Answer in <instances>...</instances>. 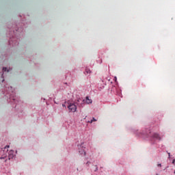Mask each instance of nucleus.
Masks as SVG:
<instances>
[{
  "label": "nucleus",
  "mask_w": 175,
  "mask_h": 175,
  "mask_svg": "<svg viewBox=\"0 0 175 175\" xmlns=\"http://www.w3.org/2000/svg\"><path fill=\"white\" fill-rule=\"evenodd\" d=\"M68 109L70 110V111H72V113H75L76 110H77V107L75 103H70L68 105Z\"/></svg>",
  "instance_id": "f257e3e1"
},
{
  "label": "nucleus",
  "mask_w": 175,
  "mask_h": 175,
  "mask_svg": "<svg viewBox=\"0 0 175 175\" xmlns=\"http://www.w3.org/2000/svg\"><path fill=\"white\" fill-rule=\"evenodd\" d=\"M14 157V151L10 150L8 152V159H13Z\"/></svg>",
  "instance_id": "f03ea898"
},
{
  "label": "nucleus",
  "mask_w": 175,
  "mask_h": 175,
  "mask_svg": "<svg viewBox=\"0 0 175 175\" xmlns=\"http://www.w3.org/2000/svg\"><path fill=\"white\" fill-rule=\"evenodd\" d=\"M153 137H154V139H157V140H161V137L159 136V134L154 133V134L153 135Z\"/></svg>",
  "instance_id": "7ed1b4c3"
},
{
  "label": "nucleus",
  "mask_w": 175,
  "mask_h": 175,
  "mask_svg": "<svg viewBox=\"0 0 175 175\" xmlns=\"http://www.w3.org/2000/svg\"><path fill=\"white\" fill-rule=\"evenodd\" d=\"M86 103L88 105L92 103V100L90 99V97H88V96L86 97Z\"/></svg>",
  "instance_id": "20e7f679"
},
{
  "label": "nucleus",
  "mask_w": 175,
  "mask_h": 175,
  "mask_svg": "<svg viewBox=\"0 0 175 175\" xmlns=\"http://www.w3.org/2000/svg\"><path fill=\"white\" fill-rule=\"evenodd\" d=\"M97 120L95 119V118H92V120H91L90 121H88V122H90V124H92L93 122H96Z\"/></svg>",
  "instance_id": "39448f33"
},
{
  "label": "nucleus",
  "mask_w": 175,
  "mask_h": 175,
  "mask_svg": "<svg viewBox=\"0 0 175 175\" xmlns=\"http://www.w3.org/2000/svg\"><path fill=\"white\" fill-rule=\"evenodd\" d=\"M9 147H10L9 146H5V148H3V152H8V148H9Z\"/></svg>",
  "instance_id": "423d86ee"
},
{
  "label": "nucleus",
  "mask_w": 175,
  "mask_h": 175,
  "mask_svg": "<svg viewBox=\"0 0 175 175\" xmlns=\"http://www.w3.org/2000/svg\"><path fill=\"white\" fill-rule=\"evenodd\" d=\"M6 159V155H3V157H0V159Z\"/></svg>",
  "instance_id": "0eeeda50"
},
{
  "label": "nucleus",
  "mask_w": 175,
  "mask_h": 175,
  "mask_svg": "<svg viewBox=\"0 0 175 175\" xmlns=\"http://www.w3.org/2000/svg\"><path fill=\"white\" fill-rule=\"evenodd\" d=\"M85 72H86V73H91V70H88V69H86Z\"/></svg>",
  "instance_id": "6e6552de"
},
{
  "label": "nucleus",
  "mask_w": 175,
  "mask_h": 175,
  "mask_svg": "<svg viewBox=\"0 0 175 175\" xmlns=\"http://www.w3.org/2000/svg\"><path fill=\"white\" fill-rule=\"evenodd\" d=\"M6 70H8L7 68H3V72H6Z\"/></svg>",
  "instance_id": "1a4fd4ad"
},
{
  "label": "nucleus",
  "mask_w": 175,
  "mask_h": 175,
  "mask_svg": "<svg viewBox=\"0 0 175 175\" xmlns=\"http://www.w3.org/2000/svg\"><path fill=\"white\" fill-rule=\"evenodd\" d=\"M172 163H173V165H175V159H174V160L172 161Z\"/></svg>",
  "instance_id": "9d476101"
},
{
  "label": "nucleus",
  "mask_w": 175,
  "mask_h": 175,
  "mask_svg": "<svg viewBox=\"0 0 175 175\" xmlns=\"http://www.w3.org/2000/svg\"><path fill=\"white\" fill-rule=\"evenodd\" d=\"M98 170V167L96 165V170H94V172H96Z\"/></svg>",
  "instance_id": "9b49d317"
},
{
  "label": "nucleus",
  "mask_w": 175,
  "mask_h": 175,
  "mask_svg": "<svg viewBox=\"0 0 175 175\" xmlns=\"http://www.w3.org/2000/svg\"><path fill=\"white\" fill-rule=\"evenodd\" d=\"M157 166H159V167H161V166H162V164H158Z\"/></svg>",
  "instance_id": "f8f14e48"
},
{
  "label": "nucleus",
  "mask_w": 175,
  "mask_h": 175,
  "mask_svg": "<svg viewBox=\"0 0 175 175\" xmlns=\"http://www.w3.org/2000/svg\"><path fill=\"white\" fill-rule=\"evenodd\" d=\"M83 155H85V152H83Z\"/></svg>",
  "instance_id": "ddd939ff"
},
{
  "label": "nucleus",
  "mask_w": 175,
  "mask_h": 175,
  "mask_svg": "<svg viewBox=\"0 0 175 175\" xmlns=\"http://www.w3.org/2000/svg\"><path fill=\"white\" fill-rule=\"evenodd\" d=\"M169 157H170V153H168Z\"/></svg>",
  "instance_id": "4468645a"
},
{
  "label": "nucleus",
  "mask_w": 175,
  "mask_h": 175,
  "mask_svg": "<svg viewBox=\"0 0 175 175\" xmlns=\"http://www.w3.org/2000/svg\"><path fill=\"white\" fill-rule=\"evenodd\" d=\"M116 80H117V77H115Z\"/></svg>",
  "instance_id": "2eb2a0df"
},
{
  "label": "nucleus",
  "mask_w": 175,
  "mask_h": 175,
  "mask_svg": "<svg viewBox=\"0 0 175 175\" xmlns=\"http://www.w3.org/2000/svg\"><path fill=\"white\" fill-rule=\"evenodd\" d=\"M62 106L64 107V106H65V105H62Z\"/></svg>",
  "instance_id": "dca6fc26"
},
{
  "label": "nucleus",
  "mask_w": 175,
  "mask_h": 175,
  "mask_svg": "<svg viewBox=\"0 0 175 175\" xmlns=\"http://www.w3.org/2000/svg\"><path fill=\"white\" fill-rule=\"evenodd\" d=\"M7 72H9V70H8Z\"/></svg>",
  "instance_id": "f3484780"
},
{
  "label": "nucleus",
  "mask_w": 175,
  "mask_h": 175,
  "mask_svg": "<svg viewBox=\"0 0 175 175\" xmlns=\"http://www.w3.org/2000/svg\"><path fill=\"white\" fill-rule=\"evenodd\" d=\"M5 162H6V159L5 160Z\"/></svg>",
  "instance_id": "a211bd4d"
},
{
  "label": "nucleus",
  "mask_w": 175,
  "mask_h": 175,
  "mask_svg": "<svg viewBox=\"0 0 175 175\" xmlns=\"http://www.w3.org/2000/svg\"><path fill=\"white\" fill-rule=\"evenodd\" d=\"M87 165H88V162L87 163Z\"/></svg>",
  "instance_id": "6ab92c4d"
}]
</instances>
